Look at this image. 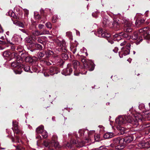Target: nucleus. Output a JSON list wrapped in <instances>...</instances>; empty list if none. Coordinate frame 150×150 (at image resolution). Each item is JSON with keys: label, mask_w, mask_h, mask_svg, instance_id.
I'll list each match as a JSON object with an SVG mask.
<instances>
[{"label": "nucleus", "mask_w": 150, "mask_h": 150, "mask_svg": "<svg viewBox=\"0 0 150 150\" xmlns=\"http://www.w3.org/2000/svg\"><path fill=\"white\" fill-rule=\"evenodd\" d=\"M19 55L21 59H24L25 60V58H26L28 55L27 53H22L21 54L20 53L19 54Z\"/></svg>", "instance_id": "a878e982"}, {"label": "nucleus", "mask_w": 150, "mask_h": 150, "mask_svg": "<svg viewBox=\"0 0 150 150\" xmlns=\"http://www.w3.org/2000/svg\"><path fill=\"white\" fill-rule=\"evenodd\" d=\"M46 37L44 36L39 37L37 38V42L43 44L44 43V40L45 39Z\"/></svg>", "instance_id": "a211bd4d"}, {"label": "nucleus", "mask_w": 150, "mask_h": 150, "mask_svg": "<svg viewBox=\"0 0 150 150\" xmlns=\"http://www.w3.org/2000/svg\"><path fill=\"white\" fill-rule=\"evenodd\" d=\"M130 46L131 45L129 43H127V45L126 46V48L127 49V50H125V52L123 54L124 56H125L129 54Z\"/></svg>", "instance_id": "f8f14e48"}, {"label": "nucleus", "mask_w": 150, "mask_h": 150, "mask_svg": "<svg viewBox=\"0 0 150 150\" xmlns=\"http://www.w3.org/2000/svg\"><path fill=\"white\" fill-rule=\"evenodd\" d=\"M57 137L56 135H53L52 136V140L57 141Z\"/></svg>", "instance_id": "5fc2aeb1"}, {"label": "nucleus", "mask_w": 150, "mask_h": 150, "mask_svg": "<svg viewBox=\"0 0 150 150\" xmlns=\"http://www.w3.org/2000/svg\"><path fill=\"white\" fill-rule=\"evenodd\" d=\"M72 63L74 68L75 70L77 69L78 66L79 64V62L76 60H74Z\"/></svg>", "instance_id": "5701e85b"}, {"label": "nucleus", "mask_w": 150, "mask_h": 150, "mask_svg": "<svg viewBox=\"0 0 150 150\" xmlns=\"http://www.w3.org/2000/svg\"><path fill=\"white\" fill-rule=\"evenodd\" d=\"M71 64H68L66 68L64 69L62 71V74L65 76L70 75L72 72Z\"/></svg>", "instance_id": "20e7f679"}, {"label": "nucleus", "mask_w": 150, "mask_h": 150, "mask_svg": "<svg viewBox=\"0 0 150 150\" xmlns=\"http://www.w3.org/2000/svg\"><path fill=\"white\" fill-rule=\"evenodd\" d=\"M14 146L15 147L17 150H24L25 149L24 147L21 145L15 146L14 145Z\"/></svg>", "instance_id": "7c9ffc66"}, {"label": "nucleus", "mask_w": 150, "mask_h": 150, "mask_svg": "<svg viewBox=\"0 0 150 150\" xmlns=\"http://www.w3.org/2000/svg\"><path fill=\"white\" fill-rule=\"evenodd\" d=\"M103 31L102 29H98V32L99 34H101L102 33H103Z\"/></svg>", "instance_id": "4d7b16f0"}, {"label": "nucleus", "mask_w": 150, "mask_h": 150, "mask_svg": "<svg viewBox=\"0 0 150 150\" xmlns=\"http://www.w3.org/2000/svg\"><path fill=\"white\" fill-rule=\"evenodd\" d=\"M102 23L103 26H106L109 23V21L107 18H103Z\"/></svg>", "instance_id": "b1692460"}, {"label": "nucleus", "mask_w": 150, "mask_h": 150, "mask_svg": "<svg viewBox=\"0 0 150 150\" xmlns=\"http://www.w3.org/2000/svg\"><path fill=\"white\" fill-rule=\"evenodd\" d=\"M59 71V69L57 67H53L50 68L49 72L50 75H53L54 74H57Z\"/></svg>", "instance_id": "0eeeda50"}, {"label": "nucleus", "mask_w": 150, "mask_h": 150, "mask_svg": "<svg viewBox=\"0 0 150 150\" xmlns=\"http://www.w3.org/2000/svg\"><path fill=\"white\" fill-rule=\"evenodd\" d=\"M140 115L139 117L133 116L132 117H128L127 118H125V120L127 122H129L134 127H136L139 124V122H142L144 120V117L141 116Z\"/></svg>", "instance_id": "f257e3e1"}, {"label": "nucleus", "mask_w": 150, "mask_h": 150, "mask_svg": "<svg viewBox=\"0 0 150 150\" xmlns=\"http://www.w3.org/2000/svg\"><path fill=\"white\" fill-rule=\"evenodd\" d=\"M8 13L9 16H10L11 17H13L14 18L19 20L22 18L21 16V17L20 16H19L18 15V16H17L15 14V13L11 10L9 11L8 12Z\"/></svg>", "instance_id": "1a4fd4ad"}, {"label": "nucleus", "mask_w": 150, "mask_h": 150, "mask_svg": "<svg viewBox=\"0 0 150 150\" xmlns=\"http://www.w3.org/2000/svg\"><path fill=\"white\" fill-rule=\"evenodd\" d=\"M43 145L45 147L47 148L49 150H53L51 146V141L49 143L48 141H44Z\"/></svg>", "instance_id": "9b49d317"}, {"label": "nucleus", "mask_w": 150, "mask_h": 150, "mask_svg": "<svg viewBox=\"0 0 150 150\" xmlns=\"http://www.w3.org/2000/svg\"><path fill=\"white\" fill-rule=\"evenodd\" d=\"M41 134L42 136L44 138H47L48 136V134L47 133L46 131L45 130L43 132H42Z\"/></svg>", "instance_id": "c9c22d12"}, {"label": "nucleus", "mask_w": 150, "mask_h": 150, "mask_svg": "<svg viewBox=\"0 0 150 150\" xmlns=\"http://www.w3.org/2000/svg\"><path fill=\"white\" fill-rule=\"evenodd\" d=\"M104 148V146H101L100 147L98 148L97 149H97V150H103Z\"/></svg>", "instance_id": "052dcab7"}, {"label": "nucleus", "mask_w": 150, "mask_h": 150, "mask_svg": "<svg viewBox=\"0 0 150 150\" xmlns=\"http://www.w3.org/2000/svg\"><path fill=\"white\" fill-rule=\"evenodd\" d=\"M118 50V48L117 47H115V48L114 49H113V51L115 53H117V52Z\"/></svg>", "instance_id": "680f3d73"}, {"label": "nucleus", "mask_w": 150, "mask_h": 150, "mask_svg": "<svg viewBox=\"0 0 150 150\" xmlns=\"http://www.w3.org/2000/svg\"><path fill=\"white\" fill-rule=\"evenodd\" d=\"M36 131L37 133L41 134L45 130H44V126L41 125L36 128Z\"/></svg>", "instance_id": "ddd939ff"}, {"label": "nucleus", "mask_w": 150, "mask_h": 150, "mask_svg": "<svg viewBox=\"0 0 150 150\" xmlns=\"http://www.w3.org/2000/svg\"><path fill=\"white\" fill-rule=\"evenodd\" d=\"M115 143H116L117 146H115L116 150H122V140L120 137H118L114 140Z\"/></svg>", "instance_id": "39448f33"}, {"label": "nucleus", "mask_w": 150, "mask_h": 150, "mask_svg": "<svg viewBox=\"0 0 150 150\" xmlns=\"http://www.w3.org/2000/svg\"><path fill=\"white\" fill-rule=\"evenodd\" d=\"M150 114H149V113H146V115H145L144 117H146L147 118V120H148V119L150 118Z\"/></svg>", "instance_id": "6e6d98bb"}, {"label": "nucleus", "mask_w": 150, "mask_h": 150, "mask_svg": "<svg viewBox=\"0 0 150 150\" xmlns=\"http://www.w3.org/2000/svg\"><path fill=\"white\" fill-rule=\"evenodd\" d=\"M71 50L73 54H75L76 50V47H71Z\"/></svg>", "instance_id": "c03bdc74"}, {"label": "nucleus", "mask_w": 150, "mask_h": 150, "mask_svg": "<svg viewBox=\"0 0 150 150\" xmlns=\"http://www.w3.org/2000/svg\"><path fill=\"white\" fill-rule=\"evenodd\" d=\"M130 138L129 137H127L126 138H123V141L126 143L130 142L131 140L129 139Z\"/></svg>", "instance_id": "4c0bfd02"}, {"label": "nucleus", "mask_w": 150, "mask_h": 150, "mask_svg": "<svg viewBox=\"0 0 150 150\" xmlns=\"http://www.w3.org/2000/svg\"><path fill=\"white\" fill-rule=\"evenodd\" d=\"M139 109L141 110H143L145 108V105L144 104L141 103L139 105Z\"/></svg>", "instance_id": "37998d69"}, {"label": "nucleus", "mask_w": 150, "mask_h": 150, "mask_svg": "<svg viewBox=\"0 0 150 150\" xmlns=\"http://www.w3.org/2000/svg\"><path fill=\"white\" fill-rule=\"evenodd\" d=\"M11 66L14 68V71L16 74H20L21 73V64L17 61L13 62Z\"/></svg>", "instance_id": "f03ea898"}, {"label": "nucleus", "mask_w": 150, "mask_h": 150, "mask_svg": "<svg viewBox=\"0 0 150 150\" xmlns=\"http://www.w3.org/2000/svg\"><path fill=\"white\" fill-rule=\"evenodd\" d=\"M148 143H145L143 142L142 143H140L137 144V146L139 148H142L145 147H147Z\"/></svg>", "instance_id": "6ab92c4d"}, {"label": "nucleus", "mask_w": 150, "mask_h": 150, "mask_svg": "<svg viewBox=\"0 0 150 150\" xmlns=\"http://www.w3.org/2000/svg\"><path fill=\"white\" fill-rule=\"evenodd\" d=\"M58 19V17L57 15H54L52 18V22L53 23L56 22Z\"/></svg>", "instance_id": "58836bf2"}, {"label": "nucleus", "mask_w": 150, "mask_h": 150, "mask_svg": "<svg viewBox=\"0 0 150 150\" xmlns=\"http://www.w3.org/2000/svg\"><path fill=\"white\" fill-rule=\"evenodd\" d=\"M92 15L93 16V17H94L95 18H96L97 17V15L96 13H93L92 14Z\"/></svg>", "instance_id": "e2e57ef3"}, {"label": "nucleus", "mask_w": 150, "mask_h": 150, "mask_svg": "<svg viewBox=\"0 0 150 150\" xmlns=\"http://www.w3.org/2000/svg\"><path fill=\"white\" fill-rule=\"evenodd\" d=\"M13 128L15 129L16 128L18 127V123L16 121H13Z\"/></svg>", "instance_id": "79ce46f5"}, {"label": "nucleus", "mask_w": 150, "mask_h": 150, "mask_svg": "<svg viewBox=\"0 0 150 150\" xmlns=\"http://www.w3.org/2000/svg\"><path fill=\"white\" fill-rule=\"evenodd\" d=\"M120 22L117 19H114V21L113 23H112V25L113 26V27L114 28H117L119 25Z\"/></svg>", "instance_id": "412c9836"}, {"label": "nucleus", "mask_w": 150, "mask_h": 150, "mask_svg": "<svg viewBox=\"0 0 150 150\" xmlns=\"http://www.w3.org/2000/svg\"><path fill=\"white\" fill-rule=\"evenodd\" d=\"M139 32L140 33H143L144 37L146 39H149L148 38L150 37V35L148 33V32L144 30L143 29H140L139 30Z\"/></svg>", "instance_id": "9d476101"}, {"label": "nucleus", "mask_w": 150, "mask_h": 150, "mask_svg": "<svg viewBox=\"0 0 150 150\" xmlns=\"http://www.w3.org/2000/svg\"><path fill=\"white\" fill-rule=\"evenodd\" d=\"M122 21H123V23L125 24V27H129L131 26V24L129 21L128 19L122 18Z\"/></svg>", "instance_id": "4468645a"}, {"label": "nucleus", "mask_w": 150, "mask_h": 150, "mask_svg": "<svg viewBox=\"0 0 150 150\" xmlns=\"http://www.w3.org/2000/svg\"><path fill=\"white\" fill-rule=\"evenodd\" d=\"M115 39V40H117V41L118 42L121 40V39H122V38H121V37H120V36H119V38H116V39H115V38H114Z\"/></svg>", "instance_id": "bf43d9fd"}, {"label": "nucleus", "mask_w": 150, "mask_h": 150, "mask_svg": "<svg viewBox=\"0 0 150 150\" xmlns=\"http://www.w3.org/2000/svg\"><path fill=\"white\" fill-rule=\"evenodd\" d=\"M21 38L20 36H18L17 35H14L12 38V40L15 42L18 43L21 41Z\"/></svg>", "instance_id": "6e6552de"}, {"label": "nucleus", "mask_w": 150, "mask_h": 150, "mask_svg": "<svg viewBox=\"0 0 150 150\" xmlns=\"http://www.w3.org/2000/svg\"><path fill=\"white\" fill-rule=\"evenodd\" d=\"M66 35L69 38V39L71 40H72V34L71 32H66Z\"/></svg>", "instance_id": "72a5a7b5"}, {"label": "nucleus", "mask_w": 150, "mask_h": 150, "mask_svg": "<svg viewBox=\"0 0 150 150\" xmlns=\"http://www.w3.org/2000/svg\"><path fill=\"white\" fill-rule=\"evenodd\" d=\"M12 129H13V131H14V132H16V133L19 134L20 132V131L18 129V128H16L14 129H13V128Z\"/></svg>", "instance_id": "a18cd8bd"}, {"label": "nucleus", "mask_w": 150, "mask_h": 150, "mask_svg": "<svg viewBox=\"0 0 150 150\" xmlns=\"http://www.w3.org/2000/svg\"><path fill=\"white\" fill-rule=\"evenodd\" d=\"M101 37L103 38L107 37L108 38L110 36V34L106 32H104L103 33H102L100 36Z\"/></svg>", "instance_id": "c756f323"}, {"label": "nucleus", "mask_w": 150, "mask_h": 150, "mask_svg": "<svg viewBox=\"0 0 150 150\" xmlns=\"http://www.w3.org/2000/svg\"><path fill=\"white\" fill-rule=\"evenodd\" d=\"M45 53L47 57H48L53 54L52 51L50 50H47L45 51Z\"/></svg>", "instance_id": "c85d7f7f"}, {"label": "nucleus", "mask_w": 150, "mask_h": 150, "mask_svg": "<svg viewBox=\"0 0 150 150\" xmlns=\"http://www.w3.org/2000/svg\"><path fill=\"white\" fill-rule=\"evenodd\" d=\"M49 33L48 31H39L38 30H36L32 33L33 35L34 36H38L42 35H45L48 34Z\"/></svg>", "instance_id": "423d86ee"}, {"label": "nucleus", "mask_w": 150, "mask_h": 150, "mask_svg": "<svg viewBox=\"0 0 150 150\" xmlns=\"http://www.w3.org/2000/svg\"><path fill=\"white\" fill-rule=\"evenodd\" d=\"M23 10L24 12L25 16H27L29 14V11L26 9H24Z\"/></svg>", "instance_id": "de8ad7c7"}, {"label": "nucleus", "mask_w": 150, "mask_h": 150, "mask_svg": "<svg viewBox=\"0 0 150 150\" xmlns=\"http://www.w3.org/2000/svg\"><path fill=\"white\" fill-rule=\"evenodd\" d=\"M32 70L33 72H37V69L35 67H33L32 68Z\"/></svg>", "instance_id": "603ef678"}, {"label": "nucleus", "mask_w": 150, "mask_h": 150, "mask_svg": "<svg viewBox=\"0 0 150 150\" xmlns=\"http://www.w3.org/2000/svg\"><path fill=\"white\" fill-rule=\"evenodd\" d=\"M34 46L37 48V50H41L42 49V47L40 45L37 43H35L34 44Z\"/></svg>", "instance_id": "bb28decb"}, {"label": "nucleus", "mask_w": 150, "mask_h": 150, "mask_svg": "<svg viewBox=\"0 0 150 150\" xmlns=\"http://www.w3.org/2000/svg\"><path fill=\"white\" fill-rule=\"evenodd\" d=\"M34 58L35 57H31L28 55L27 57L25 58V61L26 62L32 63L35 61V60L34 59Z\"/></svg>", "instance_id": "2eb2a0df"}, {"label": "nucleus", "mask_w": 150, "mask_h": 150, "mask_svg": "<svg viewBox=\"0 0 150 150\" xmlns=\"http://www.w3.org/2000/svg\"><path fill=\"white\" fill-rule=\"evenodd\" d=\"M144 21L145 20L143 18L141 19L140 20H137L135 22V25H136L137 26H138L141 24L143 23Z\"/></svg>", "instance_id": "393cba45"}, {"label": "nucleus", "mask_w": 150, "mask_h": 150, "mask_svg": "<svg viewBox=\"0 0 150 150\" xmlns=\"http://www.w3.org/2000/svg\"><path fill=\"white\" fill-rule=\"evenodd\" d=\"M141 16V14L137 13V14H136V16H135V17H134V18L135 19V18H137L138 16Z\"/></svg>", "instance_id": "69168bd1"}, {"label": "nucleus", "mask_w": 150, "mask_h": 150, "mask_svg": "<svg viewBox=\"0 0 150 150\" xmlns=\"http://www.w3.org/2000/svg\"><path fill=\"white\" fill-rule=\"evenodd\" d=\"M95 140L96 142H98L99 141L100 139V137L99 135H97L96 136H94Z\"/></svg>", "instance_id": "49530a36"}, {"label": "nucleus", "mask_w": 150, "mask_h": 150, "mask_svg": "<svg viewBox=\"0 0 150 150\" xmlns=\"http://www.w3.org/2000/svg\"><path fill=\"white\" fill-rule=\"evenodd\" d=\"M53 146L54 147H59L58 142L54 140H52L51 141V147Z\"/></svg>", "instance_id": "f3484780"}, {"label": "nucleus", "mask_w": 150, "mask_h": 150, "mask_svg": "<svg viewBox=\"0 0 150 150\" xmlns=\"http://www.w3.org/2000/svg\"><path fill=\"white\" fill-rule=\"evenodd\" d=\"M19 47H18L16 50H18L20 52H21L23 50V47H21L20 49L21 50H19ZM11 50L12 51H16V49L14 46L12 45L11 47Z\"/></svg>", "instance_id": "4be33fe9"}, {"label": "nucleus", "mask_w": 150, "mask_h": 150, "mask_svg": "<svg viewBox=\"0 0 150 150\" xmlns=\"http://www.w3.org/2000/svg\"><path fill=\"white\" fill-rule=\"evenodd\" d=\"M62 58L64 60H67L68 58V55L65 53H63L62 54Z\"/></svg>", "instance_id": "a19ab883"}, {"label": "nucleus", "mask_w": 150, "mask_h": 150, "mask_svg": "<svg viewBox=\"0 0 150 150\" xmlns=\"http://www.w3.org/2000/svg\"><path fill=\"white\" fill-rule=\"evenodd\" d=\"M115 124L117 129L121 131L122 130V115H120L115 119Z\"/></svg>", "instance_id": "7ed1b4c3"}, {"label": "nucleus", "mask_w": 150, "mask_h": 150, "mask_svg": "<svg viewBox=\"0 0 150 150\" xmlns=\"http://www.w3.org/2000/svg\"><path fill=\"white\" fill-rule=\"evenodd\" d=\"M68 135L69 137L71 136H75L76 137H78L77 135L75 133H74L73 134L71 133H69L68 134Z\"/></svg>", "instance_id": "3c124183"}, {"label": "nucleus", "mask_w": 150, "mask_h": 150, "mask_svg": "<svg viewBox=\"0 0 150 150\" xmlns=\"http://www.w3.org/2000/svg\"><path fill=\"white\" fill-rule=\"evenodd\" d=\"M57 57H54L52 58V59L51 60H50V61L52 63H56V62L57 61Z\"/></svg>", "instance_id": "09e8293b"}, {"label": "nucleus", "mask_w": 150, "mask_h": 150, "mask_svg": "<svg viewBox=\"0 0 150 150\" xmlns=\"http://www.w3.org/2000/svg\"><path fill=\"white\" fill-rule=\"evenodd\" d=\"M11 54V53L9 52L6 51L3 54V56L4 57H8Z\"/></svg>", "instance_id": "f704fd0d"}, {"label": "nucleus", "mask_w": 150, "mask_h": 150, "mask_svg": "<svg viewBox=\"0 0 150 150\" xmlns=\"http://www.w3.org/2000/svg\"><path fill=\"white\" fill-rule=\"evenodd\" d=\"M26 41L28 42V43H30V38H26Z\"/></svg>", "instance_id": "0e129e2a"}, {"label": "nucleus", "mask_w": 150, "mask_h": 150, "mask_svg": "<svg viewBox=\"0 0 150 150\" xmlns=\"http://www.w3.org/2000/svg\"><path fill=\"white\" fill-rule=\"evenodd\" d=\"M83 131L82 130H79V134L80 136H81L83 135Z\"/></svg>", "instance_id": "864d4df0"}, {"label": "nucleus", "mask_w": 150, "mask_h": 150, "mask_svg": "<svg viewBox=\"0 0 150 150\" xmlns=\"http://www.w3.org/2000/svg\"><path fill=\"white\" fill-rule=\"evenodd\" d=\"M45 55V54L43 51H41L38 52L37 54V56L39 58H42Z\"/></svg>", "instance_id": "2f4dec72"}, {"label": "nucleus", "mask_w": 150, "mask_h": 150, "mask_svg": "<svg viewBox=\"0 0 150 150\" xmlns=\"http://www.w3.org/2000/svg\"><path fill=\"white\" fill-rule=\"evenodd\" d=\"M81 62L83 63H86V60L85 59H82L81 60Z\"/></svg>", "instance_id": "774afa93"}, {"label": "nucleus", "mask_w": 150, "mask_h": 150, "mask_svg": "<svg viewBox=\"0 0 150 150\" xmlns=\"http://www.w3.org/2000/svg\"><path fill=\"white\" fill-rule=\"evenodd\" d=\"M138 37V34L137 33H134L132 36V38L133 40H136Z\"/></svg>", "instance_id": "e433bc0d"}, {"label": "nucleus", "mask_w": 150, "mask_h": 150, "mask_svg": "<svg viewBox=\"0 0 150 150\" xmlns=\"http://www.w3.org/2000/svg\"><path fill=\"white\" fill-rule=\"evenodd\" d=\"M13 23L16 25H18L20 27L23 28L24 27V25L23 23L18 21H13Z\"/></svg>", "instance_id": "aec40b11"}, {"label": "nucleus", "mask_w": 150, "mask_h": 150, "mask_svg": "<svg viewBox=\"0 0 150 150\" xmlns=\"http://www.w3.org/2000/svg\"><path fill=\"white\" fill-rule=\"evenodd\" d=\"M46 26L47 28H52V25L50 22L47 23L46 24Z\"/></svg>", "instance_id": "8fccbe9b"}, {"label": "nucleus", "mask_w": 150, "mask_h": 150, "mask_svg": "<svg viewBox=\"0 0 150 150\" xmlns=\"http://www.w3.org/2000/svg\"><path fill=\"white\" fill-rule=\"evenodd\" d=\"M113 134L112 132H107L105 134L103 137L105 139H109L113 137Z\"/></svg>", "instance_id": "dca6fc26"}, {"label": "nucleus", "mask_w": 150, "mask_h": 150, "mask_svg": "<svg viewBox=\"0 0 150 150\" xmlns=\"http://www.w3.org/2000/svg\"><path fill=\"white\" fill-rule=\"evenodd\" d=\"M0 44H6V42L5 41H2L0 40Z\"/></svg>", "instance_id": "338daca9"}, {"label": "nucleus", "mask_w": 150, "mask_h": 150, "mask_svg": "<svg viewBox=\"0 0 150 150\" xmlns=\"http://www.w3.org/2000/svg\"><path fill=\"white\" fill-rule=\"evenodd\" d=\"M24 69L25 71L30 72L31 73H32L33 72L31 71L30 70V67L28 66L25 67L24 68Z\"/></svg>", "instance_id": "473e14b6"}, {"label": "nucleus", "mask_w": 150, "mask_h": 150, "mask_svg": "<svg viewBox=\"0 0 150 150\" xmlns=\"http://www.w3.org/2000/svg\"><path fill=\"white\" fill-rule=\"evenodd\" d=\"M31 38L34 41H35L36 40H37V38H35V36H34L33 35H31Z\"/></svg>", "instance_id": "13d9d810"}, {"label": "nucleus", "mask_w": 150, "mask_h": 150, "mask_svg": "<svg viewBox=\"0 0 150 150\" xmlns=\"http://www.w3.org/2000/svg\"><path fill=\"white\" fill-rule=\"evenodd\" d=\"M20 30L21 32L26 34L27 35H28L30 34L29 33L27 30L25 29H20Z\"/></svg>", "instance_id": "ea45409f"}, {"label": "nucleus", "mask_w": 150, "mask_h": 150, "mask_svg": "<svg viewBox=\"0 0 150 150\" xmlns=\"http://www.w3.org/2000/svg\"><path fill=\"white\" fill-rule=\"evenodd\" d=\"M34 18L35 19L39 20L41 18V17L37 11H35L34 12Z\"/></svg>", "instance_id": "cd10ccee"}]
</instances>
